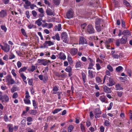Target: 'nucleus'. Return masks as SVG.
<instances>
[{
  "label": "nucleus",
  "mask_w": 132,
  "mask_h": 132,
  "mask_svg": "<svg viewBox=\"0 0 132 132\" xmlns=\"http://www.w3.org/2000/svg\"><path fill=\"white\" fill-rule=\"evenodd\" d=\"M7 126L9 129V132H13V129L14 131H16L18 128V126H13L12 124H11L8 125Z\"/></svg>",
  "instance_id": "nucleus-1"
},
{
  "label": "nucleus",
  "mask_w": 132,
  "mask_h": 132,
  "mask_svg": "<svg viewBox=\"0 0 132 132\" xmlns=\"http://www.w3.org/2000/svg\"><path fill=\"white\" fill-rule=\"evenodd\" d=\"M61 38L62 39L63 42L65 43H68L67 34L66 32H63L61 36Z\"/></svg>",
  "instance_id": "nucleus-2"
},
{
  "label": "nucleus",
  "mask_w": 132,
  "mask_h": 132,
  "mask_svg": "<svg viewBox=\"0 0 132 132\" xmlns=\"http://www.w3.org/2000/svg\"><path fill=\"white\" fill-rule=\"evenodd\" d=\"M95 117L96 118H99L100 117V115L102 113L100 109L98 108L96 109L94 111Z\"/></svg>",
  "instance_id": "nucleus-3"
},
{
  "label": "nucleus",
  "mask_w": 132,
  "mask_h": 132,
  "mask_svg": "<svg viewBox=\"0 0 132 132\" xmlns=\"http://www.w3.org/2000/svg\"><path fill=\"white\" fill-rule=\"evenodd\" d=\"M6 78V81L10 82L11 84H13L15 83V81L12 78V76L11 75L7 76Z\"/></svg>",
  "instance_id": "nucleus-4"
},
{
  "label": "nucleus",
  "mask_w": 132,
  "mask_h": 132,
  "mask_svg": "<svg viewBox=\"0 0 132 132\" xmlns=\"http://www.w3.org/2000/svg\"><path fill=\"white\" fill-rule=\"evenodd\" d=\"M127 36H123L120 39V43L121 44H125L127 42Z\"/></svg>",
  "instance_id": "nucleus-5"
},
{
  "label": "nucleus",
  "mask_w": 132,
  "mask_h": 132,
  "mask_svg": "<svg viewBox=\"0 0 132 132\" xmlns=\"http://www.w3.org/2000/svg\"><path fill=\"white\" fill-rule=\"evenodd\" d=\"M87 31L89 34H92L94 32V30L92 26L90 25L88 26Z\"/></svg>",
  "instance_id": "nucleus-6"
},
{
  "label": "nucleus",
  "mask_w": 132,
  "mask_h": 132,
  "mask_svg": "<svg viewBox=\"0 0 132 132\" xmlns=\"http://www.w3.org/2000/svg\"><path fill=\"white\" fill-rule=\"evenodd\" d=\"M7 11L5 10H2L0 12V17L4 18L7 16Z\"/></svg>",
  "instance_id": "nucleus-7"
},
{
  "label": "nucleus",
  "mask_w": 132,
  "mask_h": 132,
  "mask_svg": "<svg viewBox=\"0 0 132 132\" xmlns=\"http://www.w3.org/2000/svg\"><path fill=\"white\" fill-rule=\"evenodd\" d=\"M78 50L75 48H71L70 51V53L72 56H74L76 55L78 52Z\"/></svg>",
  "instance_id": "nucleus-8"
},
{
  "label": "nucleus",
  "mask_w": 132,
  "mask_h": 132,
  "mask_svg": "<svg viewBox=\"0 0 132 132\" xmlns=\"http://www.w3.org/2000/svg\"><path fill=\"white\" fill-rule=\"evenodd\" d=\"M10 49L9 45L7 44H5L2 50L5 52H7L9 51Z\"/></svg>",
  "instance_id": "nucleus-9"
},
{
  "label": "nucleus",
  "mask_w": 132,
  "mask_h": 132,
  "mask_svg": "<svg viewBox=\"0 0 132 132\" xmlns=\"http://www.w3.org/2000/svg\"><path fill=\"white\" fill-rule=\"evenodd\" d=\"M73 12L72 10H70L67 13L66 16L68 19H70L73 16Z\"/></svg>",
  "instance_id": "nucleus-10"
},
{
  "label": "nucleus",
  "mask_w": 132,
  "mask_h": 132,
  "mask_svg": "<svg viewBox=\"0 0 132 132\" xmlns=\"http://www.w3.org/2000/svg\"><path fill=\"white\" fill-rule=\"evenodd\" d=\"M109 81V82L107 83V85L108 86H112L114 85L115 82L112 78H110Z\"/></svg>",
  "instance_id": "nucleus-11"
},
{
  "label": "nucleus",
  "mask_w": 132,
  "mask_h": 132,
  "mask_svg": "<svg viewBox=\"0 0 132 132\" xmlns=\"http://www.w3.org/2000/svg\"><path fill=\"white\" fill-rule=\"evenodd\" d=\"M46 12L47 15H54V12L53 11L50 9L48 8L46 10Z\"/></svg>",
  "instance_id": "nucleus-12"
},
{
  "label": "nucleus",
  "mask_w": 132,
  "mask_h": 132,
  "mask_svg": "<svg viewBox=\"0 0 132 132\" xmlns=\"http://www.w3.org/2000/svg\"><path fill=\"white\" fill-rule=\"evenodd\" d=\"M87 42L85 39L82 37H81L80 38L79 44H87Z\"/></svg>",
  "instance_id": "nucleus-13"
},
{
  "label": "nucleus",
  "mask_w": 132,
  "mask_h": 132,
  "mask_svg": "<svg viewBox=\"0 0 132 132\" xmlns=\"http://www.w3.org/2000/svg\"><path fill=\"white\" fill-rule=\"evenodd\" d=\"M59 58L61 60H64L66 58V57L64 54L62 52L60 53L59 55Z\"/></svg>",
  "instance_id": "nucleus-14"
},
{
  "label": "nucleus",
  "mask_w": 132,
  "mask_h": 132,
  "mask_svg": "<svg viewBox=\"0 0 132 132\" xmlns=\"http://www.w3.org/2000/svg\"><path fill=\"white\" fill-rule=\"evenodd\" d=\"M103 89L104 92L107 93H111V89L107 87L106 86H104Z\"/></svg>",
  "instance_id": "nucleus-15"
},
{
  "label": "nucleus",
  "mask_w": 132,
  "mask_h": 132,
  "mask_svg": "<svg viewBox=\"0 0 132 132\" xmlns=\"http://www.w3.org/2000/svg\"><path fill=\"white\" fill-rule=\"evenodd\" d=\"M52 38L54 40L56 39L58 41H59L60 40V37L59 34L57 33L55 35L52 37Z\"/></svg>",
  "instance_id": "nucleus-16"
},
{
  "label": "nucleus",
  "mask_w": 132,
  "mask_h": 132,
  "mask_svg": "<svg viewBox=\"0 0 132 132\" xmlns=\"http://www.w3.org/2000/svg\"><path fill=\"white\" fill-rule=\"evenodd\" d=\"M76 67L77 68H81V67L83 66L82 63V62L79 61H77L76 62Z\"/></svg>",
  "instance_id": "nucleus-17"
},
{
  "label": "nucleus",
  "mask_w": 132,
  "mask_h": 132,
  "mask_svg": "<svg viewBox=\"0 0 132 132\" xmlns=\"http://www.w3.org/2000/svg\"><path fill=\"white\" fill-rule=\"evenodd\" d=\"M42 19L40 18L36 20L35 22V24H37L38 26H40L42 24V23L41 21H42Z\"/></svg>",
  "instance_id": "nucleus-18"
},
{
  "label": "nucleus",
  "mask_w": 132,
  "mask_h": 132,
  "mask_svg": "<svg viewBox=\"0 0 132 132\" xmlns=\"http://www.w3.org/2000/svg\"><path fill=\"white\" fill-rule=\"evenodd\" d=\"M122 35H124V36H130L131 35V33L130 31L128 30H125L123 31L122 33Z\"/></svg>",
  "instance_id": "nucleus-19"
},
{
  "label": "nucleus",
  "mask_w": 132,
  "mask_h": 132,
  "mask_svg": "<svg viewBox=\"0 0 132 132\" xmlns=\"http://www.w3.org/2000/svg\"><path fill=\"white\" fill-rule=\"evenodd\" d=\"M50 62L51 61L49 60L43 59L42 65L45 66L50 63Z\"/></svg>",
  "instance_id": "nucleus-20"
},
{
  "label": "nucleus",
  "mask_w": 132,
  "mask_h": 132,
  "mask_svg": "<svg viewBox=\"0 0 132 132\" xmlns=\"http://www.w3.org/2000/svg\"><path fill=\"white\" fill-rule=\"evenodd\" d=\"M115 86L116 90H120L123 89V88L121 87L120 85L119 84H116Z\"/></svg>",
  "instance_id": "nucleus-21"
},
{
  "label": "nucleus",
  "mask_w": 132,
  "mask_h": 132,
  "mask_svg": "<svg viewBox=\"0 0 132 132\" xmlns=\"http://www.w3.org/2000/svg\"><path fill=\"white\" fill-rule=\"evenodd\" d=\"M55 18L53 17L52 18H51V17H48L47 18V22H54L55 21Z\"/></svg>",
  "instance_id": "nucleus-22"
},
{
  "label": "nucleus",
  "mask_w": 132,
  "mask_h": 132,
  "mask_svg": "<svg viewBox=\"0 0 132 132\" xmlns=\"http://www.w3.org/2000/svg\"><path fill=\"white\" fill-rule=\"evenodd\" d=\"M93 71L91 70H89L88 71V73L89 76L92 78H94V77L93 75Z\"/></svg>",
  "instance_id": "nucleus-23"
},
{
  "label": "nucleus",
  "mask_w": 132,
  "mask_h": 132,
  "mask_svg": "<svg viewBox=\"0 0 132 132\" xmlns=\"http://www.w3.org/2000/svg\"><path fill=\"white\" fill-rule=\"evenodd\" d=\"M45 43L46 44H48L49 46L53 45H54V43L50 41H46Z\"/></svg>",
  "instance_id": "nucleus-24"
},
{
  "label": "nucleus",
  "mask_w": 132,
  "mask_h": 132,
  "mask_svg": "<svg viewBox=\"0 0 132 132\" xmlns=\"http://www.w3.org/2000/svg\"><path fill=\"white\" fill-rule=\"evenodd\" d=\"M23 101L25 104H31L30 101L28 99L24 98Z\"/></svg>",
  "instance_id": "nucleus-25"
},
{
  "label": "nucleus",
  "mask_w": 132,
  "mask_h": 132,
  "mask_svg": "<svg viewBox=\"0 0 132 132\" xmlns=\"http://www.w3.org/2000/svg\"><path fill=\"white\" fill-rule=\"evenodd\" d=\"M68 60L70 64L71 65L72 64L73 61L72 60V59L71 57L69 55H68Z\"/></svg>",
  "instance_id": "nucleus-26"
},
{
  "label": "nucleus",
  "mask_w": 132,
  "mask_h": 132,
  "mask_svg": "<svg viewBox=\"0 0 132 132\" xmlns=\"http://www.w3.org/2000/svg\"><path fill=\"white\" fill-rule=\"evenodd\" d=\"M29 113L31 114L35 115L37 113V112L35 110H31L30 111Z\"/></svg>",
  "instance_id": "nucleus-27"
},
{
  "label": "nucleus",
  "mask_w": 132,
  "mask_h": 132,
  "mask_svg": "<svg viewBox=\"0 0 132 132\" xmlns=\"http://www.w3.org/2000/svg\"><path fill=\"white\" fill-rule=\"evenodd\" d=\"M123 4L127 7H130V6L129 3L125 0H124L123 1Z\"/></svg>",
  "instance_id": "nucleus-28"
},
{
  "label": "nucleus",
  "mask_w": 132,
  "mask_h": 132,
  "mask_svg": "<svg viewBox=\"0 0 132 132\" xmlns=\"http://www.w3.org/2000/svg\"><path fill=\"white\" fill-rule=\"evenodd\" d=\"M100 99L101 101L102 102H104L106 100V98L105 96L103 95L100 96Z\"/></svg>",
  "instance_id": "nucleus-29"
},
{
  "label": "nucleus",
  "mask_w": 132,
  "mask_h": 132,
  "mask_svg": "<svg viewBox=\"0 0 132 132\" xmlns=\"http://www.w3.org/2000/svg\"><path fill=\"white\" fill-rule=\"evenodd\" d=\"M3 99H4L6 102H8L9 100V98L8 96L6 94L3 96Z\"/></svg>",
  "instance_id": "nucleus-30"
},
{
  "label": "nucleus",
  "mask_w": 132,
  "mask_h": 132,
  "mask_svg": "<svg viewBox=\"0 0 132 132\" xmlns=\"http://www.w3.org/2000/svg\"><path fill=\"white\" fill-rule=\"evenodd\" d=\"M58 88L56 86L54 87L53 88V93L54 94H56L57 93V91L58 90Z\"/></svg>",
  "instance_id": "nucleus-31"
},
{
  "label": "nucleus",
  "mask_w": 132,
  "mask_h": 132,
  "mask_svg": "<svg viewBox=\"0 0 132 132\" xmlns=\"http://www.w3.org/2000/svg\"><path fill=\"white\" fill-rule=\"evenodd\" d=\"M123 69V68L121 66H119L116 68V70L117 72H119Z\"/></svg>",
  "instance_id": "nucleus-32"
},
{
  "label": "nucleus",
  "mask_w": 132,
  "mask_h": 132,
  "mask_svg": "<svg viewBox=\"0 0 132 132\" xmlns=\"http://www.w3.org/2000/svg\"><path fill=\"white\" fill-rule=\"evenodd\" d=\"M43 63V59H39L37 61V64H36V65H42Z\"/></svg>",
  "instance_id": "nucleus-33"
},
{
  "label": "nucleus",
  "mask_w": 132,
  "mask_h": 132,
  "mask_svg": "<svg viewBox=\"0 0 132 132\" xmlns=\"http://www.w3.org/2000/svg\"><path fill=\"white\" fill-rule=\"evenodd\" d=\"M65 71L69 73L71 72L72 70V68L70 66H68L65 69Z\"/></svg>",
  "instance_id": "nucleus-34"
},
{
  "label": "nucleus",
  "mask_w": 132,
  "mask_h": 132,
  "mask_svg": "<svg viewBox=\"0 0 132 132\" xmlns=\"http://www.w3.org/2000/svg\"><path fill=\"white\" fill-rule=\"evenodd\" d=\"M95 28L97 31L99 32L101 31L102 30V28L100 26H95Z\"/></svg>",
  "instance_id": "nucleus-35"
},
{
  "label": "nucleus",
  "mask_w": 132,
  "mask_h": 132,
  "mask_svg": "<svg viewBox=\"0 0 132 132\" xmlns=\"http://www.w3.org/2000/svg\"><path fill=\"white\" fill-rule=\"evenodd\" d=\"M74 127L72 125H71L69 126L68 128L69 132H71L73 130Z\"/></svg>",
  "instance_id": "nucleus-36"
},
{
  "label": "nucleus",
  "mask_w": 132,
  "mask_h": 132,
  "mask_svg": "<svg viewBox=\"0 0 132 132\" xmlns=\"http://www.w3.org/2000/svg\"><path fill=\"white\" fill-rule=\"evenodd\" d=\"M32 101L33 106L34 107L35 109H37V107L36 101L35 100H32Z\"/></svg>",
  "instance_id": "nucleus-37"
},
{
  "label": "nucleus",
  "mask_w": 132,
  "mask_h": 132,
  "mask_svg": "<svg viewBox=\"0 0 132 132\" xmlns=\"http://www.w3.org/2000/svg\"><path fill=\"white\" fill-rule=\"evenodd\" d=\"M62 109H55L52 112L54 114L57 113L58 112L61 111Z\"/></svg>",
  "instance_id": "nucleus-38"
},
{
  "label": "nucleus",
  "mask_w": 132,
  "mask_h": 132,
  "mask_svg": "<svg viewBox=\"0 0 132 132\" xmlns=\"http://www.w3.org/2000/svg\"><path fill=\"white\" fill-rule=\"evenodd\" d=\"M96 82L98 83L101 82L102 81L101 79L99 77H96Z\"/></svg>",
  "instance_id": "nucleus-39"
},
{
  "label": "nucleus",
  "mask_w": 132,
  "mask_h": 132,
  "mask_svg": "<svg viewBox=\"0 0 132 132\" xmlns=\"http://www.w3.org/2000/svg\"><path fill=\"white\" fill-rule=\"evenodd\" d=\"M101 22V20L99 18H97L95 21V26H97L100 24Z\"/></svg>",
  "instance_id": "nucleus-40"
},
{
  "label": "nucleus",
  "mask_w": 132,
  "mask_h": 132,
  "mask_svg": "<svg viewBox=\"0 0 132 132\" xmlns=\"http://www.w3.org/2000/svg\"><path fill=\"white\" fill-rule=\"evenodd\" d=\"M27 69V68L26 67H24L23 68H21L19 71V73H21L22 72H24L26 71Z\"/></svg>",
  "instance_id": "nucleus-41"
},
{
  "label": "nucleus",
  "mask_w": 132,
  "mask_h": 132,
  "mask_svg": "<svg viewBox=\"0 0 132 132\" xmlns=\"http://www.w3.org/2000/svg\"><path fill=\"white\" fill-rule=\"evenodd\" d=\"M82 78L84 82V83H85L86 82V79L85 75L84 73H82Z\"/></svg>",
  "instance_id": "nucleus-42"
},
{
  "label": "nucleus",
  "mask_w": 132,
  "mask_h": 132,
  "mask_svg": "<svg viewBox=\"0 0 132 132\" xmlns=\"http://www.w3.org/2000/svg\"><path fill=\"white\" fill-rule=\"evenodd\" d=\"M80 128L82 131L85 132L86 129L85 127L81 123L80 124Z\"/></svg>",
  "instance_id": "nucleus-43"
},
{
  "label": "nucleus",
  "mask_w": 132,
  "mask_h": 132,
  "mask_svg": "<svg viewBox=\"0 0 132 132\" xmlns=\"http://www.w3.org/2000/svg\"><path fill=\"white\" fill-rule=\"evenodd\" d=\"M54 3L56 5H59L60 3V0H53Z\"/></svg>",
  "instance_id": "nucleus-44"
},
{
  "label": "nucleus",
  "mask_w": 132,
  "mask_h": 132,
  "mask_svg": "<svg viewBox=\"0 0 132 132\" xmlns=\"http://www.w3.org/2000/svg\"><path fill=\"white\" fill-rule=\"evenodd\" d=\"M22 34L24 36L27 37V35L25 30L23 29H22L21 30Z\"/></svg>",
  "instance_id": "nucleus-45"
},
{
  "label": "nucleus",
  "mask_w": 132,
  "mask_h": 132,
  "mask_svg": "<svg viewBox=\"0 0 132 132\" xmlns=\"http://www.w3.org/2000/svg\"><path fill=\"white\" fill-rule=\"evenodd\" d=\"M16 90V87L13 86L11 89V90L12 93H13Z\"/></svg>",
  "instance_id": "nucleus-46"
},
{
  "label": "nucleus",
  "mask_w": 132,
  "mask_h": 132,
  "mask_svg": "<svg viewBox=\"0 0 132 132\" xmlns=\"http://www.w3.org/2000/svg\"><path fill=\"white\" fill-rule=\"evenodd\" d=\"M27 121L28 122H30L32 121L33 119L31 117H28L27 118Z\"/></svg>",
  "instance_id": "nucleus-47"
},
{
  "label": "nucleus",
  "mask_w": 132,
  "mask_h": 132,
  "mask_svg": "<svg viewBox=\"0 0 132 132\" xmlns=\"http://www.w3.org/2000/svg\"><path fill=\"white\" fill-rule=\"evenodd\" d=\"M93 65L94 64L93 62L90 63L89 64L88 67V69H93Z\"/></svg>",
  "instance_id": "nucleus-48"
},
{
  "label": "nucleus",
  "mask_w": 132,
  "mask_h": 132,
  "mask_svg": "<svg viewBox=\"0 0 132 132\" xmlns=\"http://www.w3.org/2000/svg\"><path fill=\"white\" fill-rule=\"evenodd\" d=\"M4 120L6 122H7L8 121H10L11 120L10 119H8L7 116L6 115H5L4 117Z\"/></svg>",
  "instance_id": "nucleus-49"
},
{
  "label": "nucleus",
  "mask_w": 132,
  "mask_h": 132,
  "mask_svg": "<svg viewBox=\"0 0 132 132\" xmlns=\"http://www.w3.org/2000/svg\"><path fill=\"white\" fill-rule=\"evenodd\" d=\"M107 69L110 71H113V69L112 67L110 65H108L107 66Z\"/></svg>",
  "instance_id": "nucleus-50"
},
{
  "label": "nucleus",
  "mask_w": 132,
  "mask_h": 132,
  "mask_svg": "<svg viewBox=\"0 0 132 132\" xmlns=\"http://www.w3.org/2000/svg\"><path fill=\"white\" fill-rule=\"evenodd\" d=\"M112 56L115 59H118L119 58V55L117 54V53H116V54L113 55Z\"/></svg>",
  "instance_id": "nucleus-51"
},
{
  "label": "nucleus",
  "mask_w": 132,
  "mask_h": 132,
  "mask_svg": "<svg viewBox=\"0 0 132 132\" xmlns=\"http://www.w3.org/2000/svg\"><path fill=\"white\" fill-rule=\"evenodd\" d=\"M20 76L23 79V80H26V77L24 75L23 73H21Z\"/></svg>",
  "instance_id": "nucleus-52"
},
{
  "label": "nucleus",
  "mask_w": 132,
  "mask_h": 132,
  "mask_svg": "<svg viewBox=\"0 0 132 132\" xmlns=\"http://www.w3.org/2000/svg\"><path fill=\"white\" fill-rule=\"evenodd\" d=\"M104 125L106 126H109L110 125V123L109 121L107 120H105L104 122Z\"/></svg>",
  "instance_id": "nucleus-53"
},
{
  "label": "nucleus",
  "mask_w": 132,
  "mask_h": 132,
  "mask_svg": "<svg viewBox=\"0 0 132 132\" xmlns=\"http://www.w3.org/2000/svg\"><path fill=\"white\" fill-rule=\"evenodd\" d=\"M1 29L4 31L5 32H6L7 30V28L5 26L2 25L1 26Z\"/></svg>",
  "instance_id": "nucleus-54"
},
{
  "label": "nucleus",
  "mask_w": 132,
  "mask_h": 132,
  "mask_svg": "<svg viewBox=\"0 0 132 132\" xmlns=\"http://www.w3.org/2000/svg\"><path fill=\"white\" fill-rule=\"evenodd\" d=\"M25 94V98H26L28 99L30 97V96L29 95V93L28 91H26Z\"/></svg>",
  "instance_id": "nucleus-55"
},
{
  "label": "nucleus",
  "mask_w": 132,
  "mask_h": 132,
  "mask_svg": "<svg viewBox=\"0 0 132 132\" xmlns=\"http://www.w3.org/2000/svg\"><path fill=\"white\" fill-rule=\"evenodd\" d=\"M26 130L27 131V132H35L33 129L29 128H27Z\"/></svg>",
  "instance_id": "nucleus-56"
},
{
  "label": "nucleus",
  "mask_w": 132,
  "mask_h": 132,
  "mask_svg": "<svg viewBox=\"0 0 132 132\" xmlns=\"http://www.w3.org/2000/svg\"><path fill=\"white\" fill-rule=\"evenodd\" d=\"M36 69V67L35 66L32 65L31 67L30 71L31 72H33Z\"/></svg>",
  "instance_id": "nucleus-57"
},
{
  "label": "nucleus",
  "mask_w": 132,
  "mask_h": 132,
  "mask_svg": "<svg viewBox=\"0 0 132 132\" xmlns=\"http://www.w3.org/2000/svg\"><path fill=\"white\" fill-rule=\"evenodd\" d=\"M32 13L34 17H36V16L37 13L35 11H32Z\"/></svg>",
  "instance_id": "nucleus-58"
},
{
  "label": "nucleus",
  "mask_w": 132,
  "mask_h": 132,
  "mask_svg": "<svg viewBox=\"0 0 132 132\" xmlns=\"http://www.w3.org/2000/svg\"><path fill=\"white\" fill-rule=\"evenodd\" d=\"M113 105V103L112 102H111L110 104L109 107L108 108V110H110L111 109Z\"/></svg>",
  "instance_id": "nucleus-59"
},
{
  "label": "nucleus",
  "mask_w": 132,
  "mask_h": 132,
  "mask_svg": "<svg viewBox=\"0 0 132 132\" xmlns=\"http://www.w3.org/2000/svg\"><path fill=\"white\" fill-rule=\"evenodd\" d=\"M53 26V24L52 23H48L47 28L50 29L52 28Z\"/></svg>",
  "instance_id": "nucleus-60"
},
{
  "label": "nucleus",
  "mask_w": 132,
  "mask_h": 132,
  "mask_svg": "<svg viewBox=\"0 0 132 132\" xmlns=\"http://www.w3.org/2000/svg\"><path fill=\"white\" fill-rule=\"evenodd\" d=\"M18 97V95L17 93H14L13 94L12 97L14 98H16Z\"/></svg>",
  "instance_id": "nucleus-61"
},
{
  "label": "nucleus",
  "mask_w": 132,
  "mask_h": 132,
  "mask_svg": "<svg viewBox=\"0 0 132 132\" xmlns=\"http://www.w3.org/2000/svg\"><path fill=\"white\" fill-rule=\"evenodd\" d=\"M38 11L40 13H44V10L42 7L39 8L38 9Z\"/></svg>",
  "instance_id": "nucleus-62"
},
{
  "label": "nucleus",
  "mask_w": 132,
  "mask_h": 132,
  "mask_svg": "<svg viewBox=\"0 0 132 132\" xmlns=\"http://www.w3.org/2000/svg\"><path fill=\"white\" fill-rule=\"evenodd\" d=\"M15 57V56L12 53H11L9 56V58L11 59L14 58Z\"/></svg>",
  "instance_id": "nucleus-63"
},
{
  "label": "nucleus",
  "mask_w": 132,
  "mask_h": 132,
  "mask_svg": "<svg viewBox=\"0 0 132 132\" xmlns=\"http://www.w3.org/2000/svg\"><path fill=\"white\" fill-rule=\"evenodd\" d=\"M96 69L97 70H99L101 68V67L100 65L98 63H97L96 64Z\"/></svg>",
  "instance_id": "nucleus-64"
}]
</instances>
